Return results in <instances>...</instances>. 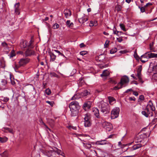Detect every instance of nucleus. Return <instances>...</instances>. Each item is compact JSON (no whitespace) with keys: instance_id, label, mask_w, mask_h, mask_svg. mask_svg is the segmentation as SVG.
<instances>
[{"instance_id":"obj_51","label":"nucleus","mask_w":157,"mask_h":157,"mask_svg":"<svg viewBox=\"0 0 157 157\" xmlns=\"http://www.w3.org/2000/svg\"><path fill=\"white\" fill-rule=\"evenodd\" d=\"M109 82L110 83H111L112 84H116L117 83V82L113 80L112 79H111L110 80H109Z\"/></svg>"},{"instance_id":"obj_44","label":"nucleus","mask_w":157,"mask_h":157,"mask_svg":"<svg viewBox=\"0 0 157 157\" xmlns=\"http://www.w3.org/2000/svg\"><path fill=\"white\" fill-rule=\"evenodd\" d=\"M108 99L110 102H112L115 100V99L113 97L110 96L108 97Z\"/></svg>"},{"instance_id":"obj_1","label":"nucleus","mask_w":157,"mask_h":157,"mask_svg":"<svg viewBox=\"0 0 157 157\" xmlns=\"http://www.w3.org/2000/svg\"><path fill=\"white\" fill-rule=\"evenodd\" d=\"M149 108L152 111L155 110V107L154 106L151 101H149L148 104L147 105L146 108L144 109V110L142 111V114L144 115L146 117H147L150 116L152 117L153 116V112H151L149 110Z\"/></svg>"},{"instance_id":"obj_47","label":"nucleus","mask_w":157,"mask_h":157,"mask_svg":"<svg viewBox=\"0 0 157 157\" xmlns=\"http://www.w3.org/2000/svg\"><path fill=\"white\" fill-rule=\"evenodd\" d=\"M87 52L86 51H82L80 52V54L81 55L83 56L86 54Z\"/></svg>"},{"instance_id":"obj_49","label":"nucleus","mask_w":157,"mask_h":157,"mask_svg":"<svg viewBox=\"0 0 157 157\" xmlns=\"http://www.w3.org/2000/svg\"><path fill=\"white\" fill-rule=\"evenodd\" d=\"M33 41L32 40H31L29 43V44H28V47H30V48H32V44L33 42Z\"/></svg>"},{"instance_id":"obj_57","label":"nucleus","mask_w":157,"mask_h":157,"mask_svg":"<svg viewBox=\"0 0 157 157\" xmlns=\"http://www.w3.org/2000/svg\"><path fill=\"white\" fill-rule=\"evenodd\" d=\"M117 40L119 42H121L123 41V39L121 38H117Z\"/></svg>"},{"instance_id":"obj_7","label":"nucleus","mask_w":157,"mask_h":157,"mask_svg":"<svg viewBox=\"0 0 157 157\" xmlns=\"http://www.w3.org/2000/svg\"><path fill=\"white\" fill-rule=\"evenodd\" d=\"M129 82V79L128 77L125 75L121 78L120 82L118 83V85H121L123 86L124 84L128 83Z\"/></svg>"},{"instance_id":"obj_21","label":"nucleus","mask_w":157,"mask_h":157,"mask_svg":"<svg viewBox=\"0 0 157 157\" xmlns=\"http://www.w3.org/2000/svg\"><path fill=\"white\" fill-rule=\"evenodd\" d=\"M107 143L106 140H104L101 141H98L96 142V144L97 145H102L106 144Z\"/></svg>"},{"instance_id":"obj_34","label":"nucleus","mask_w":157,"mask_h":157,"mask_svg":"<svg viewBox=\"0 0 157 157\" xmlns=\"http://www.w3.org/2000/svg\"><path fill=\"white\" fill-rule=\"evenodd\" d=\"M1 155L2 156V157H8V152L7 151H5L2 154H1Z\"/></svg>"},{"instance_id":"obj_15","label":"nucleus","mask_w":157,"mask_h":157,"mask_svg":"<svg viewBox=\"0 0 157 157\" xmlns=\"http://www.w3.org/2000/svg\"><path fill=\"white\" fill-rule=\"evenodd\" d=\"M28 44L27 41L22 40L20 43V46L21 48L22 49H24L27 46L28 47Z\"/></svg>"},{"instance_id":"obj_24","label":"nucleus","mask_w":157,"mask_h":157,"mask_svg":"<svg viewBox=\"0 0 157 157\" xmlns=\"http://www.w3.org/2000/svg\"><path fill=\"white\" fill-rule=\"evenodd\" d=\"M115 28V30L114 29H113V32L114 34L116 35L117 36H120L123 34V33L121 31H119L117 30L116 28L114 27Z\"/></svg>"},{"instance_id":"obj_37","label":"nucleus","mask_w":157,"mask_h":157,"mask_svg":"<svg viewBox=\"0 0 157 157\" xmlns=\"http://www.w3.org/2000/svg\"><path fill=\"white\" fill-rule=\"evenodd\" d=\"M141 73L140 72H137V76L139 79V80L140 82H142V83L143 82L142 81V79L141 76Z\"/></svg>"},{"instance_id":"obj_46","label":"nucleus","mask_w":157,"mask_h":157,"mask_svg":"<svg viewBox=\"0 0 157 157\" xmlns=\"http://www.w3.org/2000/svg\"><path fill=\"white\" fill-rule=\"evenodd\" d=\"M21 66H20V65L19 64V65L16 64L15 65V66L14 67V69L15 71L16 72H17V71L16 70H17Z\"/></svg>"},{"instance_id":"obj_41","label":"nucleus","mask_w":157,"mask_h":157,"mask_svg":"<svg viewBox=\"0 0 157 157\" xmlns=\"http://www.w3.org/2000/svg\"><path fill=\"white\" fill-rule=\"evenodd\" d=\"M59 27V25L58 24H57V23H55L52 26V28L54 29H57Z\"/></svg>"},{"instance_id":"obj_62","label":"nucleus","mask_w":157,"mask_h":157,"mask_svg":"<svg viewBox=\"0 0 157 157\" xmlns=\"http://www.w3.org/2000/svg\"><path fill=\"white\" fill-rule=\"evenodd\" d=\"M133 95L136 96H137L138 95V93L136 91H133Z\"/></svg>"},{"instance_id":"obj_3","label":"nucleus","mask_w":157,"mask_h":157,"mask_svg":"<svg viewBox=\"0 0 157 157\" xmlns=\"http://www.w3.org/2000/svg\"><path fill=\"white\" fill-rule=\"evenodd\" d=\"M98 107L101 112L104 114L109 113L110 106L107 103L101 101L98 103Z\"/></svg>"},{"instance_id":"obj_53","label":"nucleus","mask_w":157,"mask_h":157,"mask_svg":"<svg viewBox=\"0 0 157 157\" xmlns=\"http://www.w3.org/2000/svg\"><path fill=\"white\" fill-rule=\"evenodd\" d=\"M152 5V3L151 2H148L145 5V6H146V7L148 8L150 6Z\"/></svg>"},{"instance_id":"obj_8","label":"nucleus","mask_w":157,"mask_h":157,"mask_svg":"<svg viewBox=\"0 0 157 157\" xmlns=\"http://www.w3.org/2000/svg\"><path fill=\"white\" fill-rule=\"evenodd\" d=\"M30 59L28 58L21 59L19 61V63L20 66L25 65L29 62Z\"/></svg>"},{"instance_id":"obj_52","label":"nucleus","mask_w":157,"mask_h":157,"mask_svg":"<svg viewBox=\"0 0 157 157\" xmlns=\"http://www.w3.org/2000/svg\"><path fill=\"white\" fill-rule=\"evenodd\" d=\"M79 98V97H77V95H75L74 96H73L72 98H71V100H75L76 99H78Z\"/></svg>"},{"instance_id":"obj_22","label":"nucleus","mask_w":157,"mask_h":157,"mask_svg":"<svg viewBox=\"0 0 157 157\" xmlns=\"http://www.w3.org/2000/svg\"><path fill=\"white\" fill-rule=\"evenodd\" d=\"M90 94V92L89 90H84L81 93V95L82 96H85Z\"/></svg>"},{"instance_id":"obj_48","label":"nucleus","mask_w":157,"mask_h":157,"mask_svg":"<svg viewBox=\"0 0 157 157\" xmlns=\"http://www.w3.org/2000/svg\"><path fill=\"white\" fill-rule=\"evenodd\" d=\"M153 78L155 80H157V73H155L152 76Z\"/></svg>"},{"instance_id":"obj_10","label":"nucleus","mask_w":157,"mask_h":157,"mask_svg":"<svg viewBox=\"0 0 157 157\" xmlns=\"http://www.w3.org/2000/svg\"><path fill=\"white\" fill-rule=\"evenodd\" d=\"M91 103L90 101L85 102L83 105V108L85 111L90 109L91 106Z\"/></svg>"},{"instance_id":"obj_5","label":"nucleus","mask_w":157,"mask_h":157,"mask_svg":"<svg viewBox=\"0 0 157 157\" xmlns=\"http://www.w3.org/2000/svg\"><path fill=\"white\" fill-rule=\"evenodd\" d=\"M120 109L119 108H116L112 110L111 112V118L114 119L118 117L119 116Z\"/></svg>"},{"instance_id":"obj_64","label":"nucleus","mask_w":157,"mask_h":157,"mask_svg":"<svg viewBox=\"0 0 157 157\" xmlns=\"http://www.w3.org/2000/svg\"><path fill=\"white\" fill-rule=\"evenodd\" d=\"M157 121V118H155L152 121V122L153 124H155Z\"/></svg>"},{"instance_id":"obj_12","label":"nucleus","mask_w":157,"mask_h":157,"mask_svg":"<svg viewBox=\"0 0 157 157\" xmlns=\"http://www.w3.org/2000/svg\"><path fill=\"white\" fill-rule=\"evenodd\" d=\"M93 112L94 114L98 118H100L99 111L97 108H94L93 109Z\"/></svg>"},{"instance_id":"obj_55","label":"nucleus","mask_w":157,"mask_h":157,"mask_svg":"<svg viewBox=\"0 0 157 157\" xmlns=\"http://www.w3.org/2000/svg\"><path fill=\"white\" fill-rule=\"evenodd\" d=\"M47 103L49 104L50 105H51L52 106L54 104V102L52 101H47L46 102Z\"/></svg>"},{"instance_id":"obj_54","label":"nucleus","mask_w":157,"mask_h":157,"mask_svg":"<svg viewBox=\"0 0 157 157\" xmlns=\"http://www.w3.org/2000/svg\"><path fill=\"white\" fill-rule=\"evenodd\" d=\"M152 69L153 71H156L157 70V65L153 66Z\"/></svg>"},{"instance_id":"obj_36","label":"nucleus","mask_w":157,"mask_h":157,"mask_svg":"<svg viewBox=\"0 0 157 157\" xmlns=\"http://www.w3.org/2000/svg\"><path fill=\"white\" fill-rule=\"evenodd\" d=\"M7 140V138H2L0 137V142L2 143H4L6 142Z\"/></svg>"},{"instance_id":"obj_61","label":"nucleus","mask_w":157,"mask_h":157,"mask_svg":"<svg viewBox=\"0 0 157 157\" xmlns=\"http://www.w3.org/2000/svg\"><path fill=\"white\" fill-rule=\"evenodd\" d=\"M79 46L81 48H82L85 47V45L83 43H82L79 45Z\"/></svg>"},{"instance_id":"obj_59","label":"nucleus","mask_w":157,"mask_h":157,"mask_svg":"<svg viewBox=\"0 0 157 157\" xmlns=\"http://www.w3.org/2000/svg\"><path fill=\"white\" fill-rule=\"evenodd\" d=\"M121 6H119L117 7V10L118 11H119L121 10Z\"/></svg>"},{"instance_id":"obj_32","label":"nucleus","mask_w":157,"mask_h":157,"mask_svg":"<svg viewBox=\"0 0 157 157\" xmlns=\"http://www.w3.org/2000/svg\"><path fill=\"white\" fill-rule=\"evenodd\" d=\"M2 45L4 48L5 49L8 48L7 44L5 42H3L2 43Z\"/></svg>"},{"instance_id":"obj_63","label":"nucleus","mask_w":157,"mask_h":157,"mask_svg":"<svg viewBox=\"0 0 157 157\" xmlns=\"http://www.w3.org/2000/svg\"><path fill=\"white\" fill-rule=\"evenodd\" d=\"M114 136V134H111L107 138H106V139H108V138H113V137Z\"/></svg>"},{"instance_id":"obj_42","label":"nucleus","mask_w":157,"mask_h":157,"mask_svg":"<svg viewBox=\"0 0 157 157\" xmlns=\"http://www.w3.org/2000/svg\"><path fill=\"white\" fill-rule=\"evenodd\" d=\"M10 57L11 58L15 56V54L14 52V51L13 50H12L11 51L10 54Z\"/></svg>"},{"instance_id":"obj_4","label":"nucleus","mask_w":157,"mask_h":157,"mask_svg":"<svg viewBox=\"0 0 157 157\" xmlns=\"http://www.w3.org/2000/svg\"><path fill=\"white\" fill-rule=\"evenodd\" d=\"M141 57H144L147 59L153 58H157V54L152 53L151 52H146L141 56Z\"/></svg>"},{"instance_id":"obj_25","label":"nucleus","mask_w":157,"mask_h":157,"mask_svg":"<svg viewBox=\"0 0 157 157\" xmlns=\"http://www.w3.org/2000/svg\"><path fill=\"white\" fill-rule=\"evenodd\" d=\"M143 4H141V6H138L139 8L140 9V11L141 13H144L145 12L146 10L145 9L144 7H143Z\"/></svg>"},{"instance_id":"obj_43","label":"nucleus","mask_w":157,"mask_h":157,"mask_svg":"<svg viewBox=\"0 0 157 157\" xmlns=\"http://www.w3.org/2000/svg\"><path fill=\"white\" fill-rule=\"evenodd\" d=\"M45 92L48 95H49L51 93V90L49 88L46 89L45 90Z\"/></svg>"},{"instance_id":"obj_33","label":"nucleus","mask_w":157,"mask_h":157,"mask_svg":"<svg viewBox=\"0 0 157 157\" xmlns=\"http://www.w3.org/2000/svg\"><path fill=\"white\" fill-rule=\"evenodd\" d=\"M120 26L121 29L124 31H126V30L124 25L123 23H120Z\"/></svg>"},{"instance_id":"obj_9","label":"nucleus","mask_w":157,"mask_h":157,"mask_svg":"<svg viewBox=\"0 0 157 157\" xmlns=\"http://www.w3.org/2000/svg\"><path fill=\"white\" fill-rule=\"evenodd\" d=\"M147 137V135L145 133H143L142 134H141L140 135L137 136L135 140H138V142H141L142 140L145 138Z\"/></svg>"},{"instance_id":"obj_38","label":"nucleus","mask_w":157,"mask_h":157,"mask_svg":"<svg viewBox=\"0 0 157 157\" xmlns=\"http://www.w3.org/2000/svg\"><path fill=\"white\" fill-rule=\"evenodd\" d=\"M122 87V86L121 85H120L119 86H118V84L117 86H115L113 88V89L115 90H117L119 89H121Z\"/></svg>"},{"instance_id":"obj_6","label":"nucleus","mask_w":157,"mask_h":157,"mask_svg":"<svg viewBox=\"0 0 157 157\" xmlns=\"http://www.w3.org/2000/svg\"><path fill=\"white\" fill-rule=\"evenodd\" d=\"M102 125L107 131L110 132L113 129L112 124L109 122L105 121L103 123Z\"/></svg>"},{"instance_id":"obj_40","label":"nucleus","mask_w":157,"mask_h":157,"mask_svg":"<svg viewBox=\"0 0 157 157\" xmlns=\"http://www.w3.org/2000/svg\"><path fill=\"white\" fill-rule=\"evenodd\" d=\"M7 83V81L5 79H2L1 81L2 85L3 86H5Z\"/></svg>"},{"instance_id":"obj_26","label":"nucleus","mask_w":157,"mask_h":157,"mask_svg":"<svg viewBox=\"0 0 157 157\" xmlns=\"http://www.w3.org/2000/svg\"><path fill=\"white\" fill-rule=\"evenodd\" d=\"M21 96L22 98L24 99L25 101H26V99L25 98V94L24 92H22V94L21 95H19L18 96L16 97L17 100H18L19 97Z\"/></svg>"},{"instance_id":"obj_29","label":"nucleus","mask_w":157,"mask_h":157,"mask_svg":"<svg viewBox=\"0 0 157 157\" xmlns=\"http://www.w3.org/2000/svg\"><path fill=\"white\" fill-rule=\"evenodd\" d=\"M91 121H88L84 122V126L86 127H89L91 125Z\"/></svg>"},{"instance_id":"obj_45","label":"nucleus","mask_w":157,"mask_h":157,"mask_svg":"<svg viewBox=\"0 0 157 157\" xmlns=\"http://www.w3.org/2000/svg\"><path fill=\"white\" fill-rule=\"evenodd\" d=\"M144 96L143 95H141L139 97V98L138 99V101H140L144 100Z\"/></svg>"},{"instance_id":"obj_27","label":"nucleus","mask_w":157,"mask_h":157,"mask_svg":"<svg viewBox=\"0 0 157 157\" xmlns=\"http://www.w3.org/2000/svg\"><path fill=\"white\" fill-rule=\"evenodd\" d=\"M2 129L4 130H7L10 133L13 134V129L7 127H4Z\"/></svg>"},{"instance_id":"obj_39","label":"nucleus","mask_w":157,"mask_h":157,"mask_svg":"<svg viewBox=\"0 0 157 157\" xmlns=\"http://www.w3.org/2000/svg\"><path fill=\"white\" fill-rule=\"evenodd\" d=\"M117 51V48H113L111 49L110 51V53L111 54H113L115 52H116Z\"/></svg>"},{"instance_id":"obj_28","label":"nucleus","mask_w":157,"mask_h":157,"mask_svg":"<svg viewBox=\"0 0 157 157\" xmlns=\"http://www.w3.org/2000/svg\"><path fill=\"white\" fill-rule=\"evenodd\" d=\"M66 25L69 27H73L74 24L72 22H71L70 20H67L66 22Z\"/></svg>"},{"instance_id":"obj_18","label":"nucleus","mask_w":157,"mask_h":157,"mask_svg":"<svg viewBox=\"0 0 157 157\" xmlns=\"http://www.w3.org/2000/svg\"><path fill=\"white\" fill-rule=\"evenodd\" d=\"M64 13L65 14V16L66 18L68 17L71 15V12L70 10L68 9L65 10L64 11Z\"/></svg>"},{"instance_id":"obj_50","label":"nucleus","mask_w":157,"mask_h":157,"mask_svg":"<svg viewBox=\"0 0 157 157\" xmlns=\"http://www.w3.org/2000/svg\"><path fill=\"white\" fill-rule=\"evenodd\" d=\"M142 70V66L141 65L140 66L138 67L137 70V72L141 73Z\"/></svg>"},{"instance_id":"obj_56","label":"nucleus","mask_w":157,"mask_h":157,"mask_svg":"<svg viewBox=\"0 0 157 157\" xmlns=\"http://www.w3.org/2000/svg\"><path fill=\"white\" fill-rule=\"evenodd\" d=\"M109 41H106L105 44L104 46L105 48H107L108 47V46L109 45Z\"/></svg>"},{"instance_id":"obj_60","label":"nucleus","mask_w":157,"mask_h":157,"mask_svg":"<svg viewBox=\"0 0 157 157\" xmlns=\"http://www.w3.org/2000/svg\"><path fill=\"white\" fill-rule=\"evenodd\" d=\"M136 98L135 97H130L129 98V100L130 101H135V100Z\"/></svg>"},{"instance_id":"obj_20","label":"nucleus","mask_w":157,"mask_h":157,"mask_svg":"<svg viewBox=\"0 0 157 157\" xmlns=\"http://www.w3.org/2000/svg\"><path fill=\"white\" fill-rule=\"evenodd\" d=\"M142 146V145L140 144H136L134 145L132 147V151L138 149Z\"/></svg>"},{"instance_id":"obj_19","label":"nucleus","mask_w":157,"mask_h":157,"mask_svg":"<svg viewBox=\"0 0 157 157\" xmlns=\"http://www.w3.org/2000/svg\"><path fill=\"white\" fill-rule=\"evenodd\" d=\"M105 56L104 54H101L99 55L98 57V59L101 62H104L105 59Z\"/></svg>"},{"instance_id":"obj_17","label":"nucleus","mask_w":157,"mask_h":157,"mask_svg":"<svg viewBox=\"0 0 157 157\" xmlns=\"http://www.w3.org/2000/svg\"><path fill=\"white\" fill-rule=\"evenodd\" d=\"M48 53L51 58L50 61L53 62L56 59V56L53 53L51 52H49Z\"/></svg>"},{"instance_id":"obj_2","label":"nucleus","mask_w":157,"mask_h":157,"mask_svg":"<svg viewBox=\"0 0 157 157\" xmlns=\"http://www.w3.org/2000/svg\"><path fill=\"white\" fill-rule=\"evenodd\" d=\"M69 107L72 116H76L78 115L80 106L77 101H74L71 102L69 104Z\"/></svg>"},{"instance_id":"obj_16","label":"nucleus","mask_w":157,"mask_h":157,"mask_svg":"<svg viewBox=\"0 0 157 157\" xmlns=\"http://www.w3.org/2000/svg\"><path fill=\"white\" fill-rule=\"evenodd\" d=\"M78 20L79 23L82 24L87 21L88 19L87 18H86L84 14H83L82 17L79 18Z\"/></svg>"},{"instance_id":"obj_30","label":"nucleus","mask_w":157,"mask_h":157,"mask_svg":"<svg viewBox=\"0 0 157 157\" xmlns=\"http://www.w3.org/2000/svg\"><path fill=\"white\" fill-rule=\"evenodd\" d=\"M148 59H147L146 58H144V57H141V56L139 59H140L142 63H145L148 61Z\"/></svg>"},{"instance_id":"obj_11","label":"nucleus","mask_w":157,"mask_h":157,"mask_svg":"<svg viewBox=\"0 0 157 157\" xmlns=\"http://www.w3.org/2000/svg\"><path fill=\"white\" fill-rule=\"evenodd\" d=\"M35 52L31 49H28L25 52V56H30L33 55L34 54Z\"/></svg>"},{"instance_id":"obj_13","label":"nucleus","mask_w":157,"mask_h":157,"mask_svg":"<svg viewBox=\"0 0 157 157\" xmlns=\"http://www.w3.org/2000/svg\"><path fill=\"white\" fill-rule=\"evenodd\" d=\"M19 6H20V3L18 2L16 3L14 5V7L15 8V11L17 14L19 15L20 14V9H19Z\"/></svg>"},{"instance_id":"obj_58","label":"nucleus","mask_w":157,"mask_h":157,"mask_svg":"<svg viewBox=\"0 0 157 157\" xmlns=\"http://www.w3.org/2000/svg\"><path fill=\"white\" fill-rule=\"evenodd\" d=\"M51 125L52 127L53 126L54 124V121L52 119L51 120Z\"/></svg>"},{"instance_id":"obj_35","label":"nucleus","mask_w":157,"mask_h":157,"mask_svg":"<svg viewBox=\"0 0 157 157\" xmlns=\"http://www.w3.org/2000/svg\"><path fill=\"white\" fill-rule=\"evenodd\" d=\"M83 144L84 146L87 148L90 149L91 147V145L90 144L83 143Z\"/></svg>"},{"instance_id":"obj_31","label":"nucleus","mask_w":157,"mask_h":157,"mask_svg":"<svg viewBox=\"0 0 157 157\" xmlns=\"http://www.w3.org/2000/svg\"><path fill=\"white\" fill-rule=\"evenodd\" d=\"M134 56L136 60H139V59H140V57H139V56L137 55V52H136V49L135 50V52H134Z\"/></svg>"},{"instance_id":"obj_23","label":"nucleus","mask_w":157,"mask_h":157,"mask_svg":"<svg viewBox=\"0 0 157 157\" xmlns=\"http://www.w3.org/2000/svg\"><path fill=\"white\" fill-rule=\"evenodd\" d=\"M109 74V71L107 70H106L103 71L101 75V77H106L108 76Z\"/></svg>"},{"instance_id":"obj_14","label":"nucleus","mask_w":157,"mask_h":157,"mask_svg":"<svg viewBox=\"0 0 157 157\" xmlns=\"http://www.w3.org/2000/svg\"><path fill=\"white\" fill-rule=\"evenodd\" d=\"M91 117L90 114L88 113H87L84 115V122H87L88 121H91Z\"/></svg>"}]
</instances>
